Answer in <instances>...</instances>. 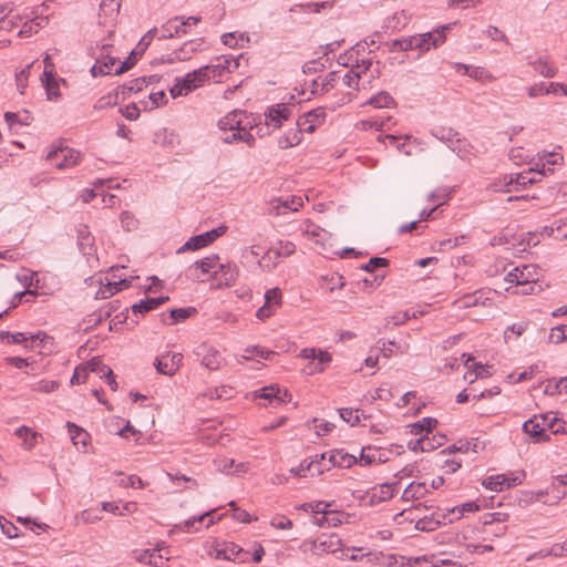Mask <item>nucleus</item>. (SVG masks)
<instances>
[{
	"label": "nucleus",
	"mask_w": 567,
	"mask_h": 567,
	"mask_svg": "<svg viewBox=\"0 0 567 567\" xmlns=\"http://www.w3.org/2000/svg\"><path fill=\"white\" fill-rule=\"evenodd\" d=\"M194 313H196V309L194 307L176 308L171 310V318L173 319V322H177L189 318Z\"/></svg>",
	"instance_id": "obj_49"
},
{
	"label": "nucleus",
	"mask_w": 567,
	"mask_h": 567,
	"mask_svg": "<svg viewBox=\"0 0 567 567\" xmlns=\"http://www.w3.org/2000/svg\"><path fill=\"white\" fill-rule=\"evenodd\" d=\"M480 506L475 502H467L456 505L451 509H446V515H442L444 524H452L454 520L461 519L465 513H475Z\"/></svg>",
	"instance_id": "obj_18"
},
{
	"label": "nucleus",
	"mask_w": 567,
	"mask_h": 567,
	"mask_svg": "<svg viewBox=\"0 0 567 567\" xmlns=\"http://www.w3.org/2000/svg\"><path fill=\"white\" fill-rule=\"evenodd\" d=\"M69 433L74 445L86 446L89 433L74 423H68Z\"/></svg>",
	"instance_id": "obj_36"
},
{
	"label": "nucleus",
	"mask_w": 567,
	"mask_h": 567,
	"mask_svg": "<svg viewBox=\"0 0 567 567\" xmlns=\"http://www.w3.org/2000/svg\"><path fill=\"white\" fill-rule=\"evenodd\" d=\"M168 550L162 547H157L153 550H143L136 559L141 563L152 565L154 567H165L168 561Z\"/></svg>",
	"instance_id": "obj_14"
},
{
	"label": "nucleus",
	"mask_w": 567,
	"mask_h": 567,
	"mask_svg": "<svg viewBox=\"0 0 567 567\" xmlns=\"http://www.w3.org/2000/svg\"><path fill=\"white\" fill-rule=\"evenodd\" d=\"M533 69L545 78H554L557 73V69L553 66L548 60L539 58L534 62H530Z\"/></svg>",
	"instance_id": "obj_34"
},
{
	"label": "nucleus",
	"mask_w": 567,
	"mask_h": 567,
	"mask_svg": "<svg viewBox=\"0 0 567 567\" xmlns=\"http://www.w3.org/2000/svg\"><path fill=\"white\" fill-rule=\"evenodd\" d=\"M281 261L279 252L274 248H269L264 251L260 259L258 260V267L264 272H269L275 269Z\"/></svg>",
	"instance_id": "obj_22"
},
{
	"label": "nucleus",
	"mask_w": 567,
	"mask_h": 567,
	"mask_svg": "<svg viewBox=\"0 0 567 567\" xmlns=\"http://www.w3.org/2000/svg\"><path fill=\"white\" fill-rule=\"evenodd\" d=\"M437 425V420L434 417H423L422 420L417 421L416 423H413L410 425L411 430L410 432L413 435H424L432 432V430Z\"/></svg>",
	"instance_id": "obj_31"
},
{
	"label": "nucleus",
	"mask_w": 567,
	"mask_h": 567,
	"mask_svg": "<svg viewBox=\"0 0 567 567\" xmlns=\"http://www.w3.org/2000/svg\"><path fill=\"white\" fill-rule=\"evenodd\" d=\"M429 492L430 488L425 482H412L403 491L402 499L404 502L421 499Z\"/></svg>",
	"instance_id": "obj_19"
},
{
	"label": "nucleus",
	"mask_w": 567,
	"mask_h": 567,
	"mask_svg": "<svg viewBox=\"0 0 567 567\" xmlns=\"http://www.w3.org/2000/svg\"><path fill=\"white\" fill-rule=\"evenodd\" d=\"M281 298H282V295H281V291L279 288H272V289H269L266 291L265 293V300H266V305H270L271 307L274 306H280L281 303Z\"/></svg>",
	"instance_id": "obj_59"
},
{
	"label": "nucleus",
	"mask_w": 567,
	"mask_h": 567,
	"mask_svg": "<svg viewBox=\"0 0 567 567\" xmlns=\"http://www.w3.org/2000/svg\"><path fill=\"white\" fill-rule=\"evenodd\" d=\"M279 252L280 258L289 257L296 251V245L291 241H279L278 247H274Z\"/></svg>",
	"instance_id": "obj_61"
},
{
	"label": "nucleus",
	"mask_w": 567,
	"mask_h": 567,
	"mask_svg": "<svg viewBox=\"0 0 567 567\" xmlns=\"http://www.w3.org/2000/svg\"><path fill=\"white\" fill-rule=\"evenodd\" d=\"M523 431L533 437L536 443L549 440L548 434L545 432V423H540L537 416L524 422Z\"/></svg>",
	"instance_id": "obj_17"
},
{
	"label": "nucleus",
	"mask_w": 567,
	"mask_h": 567,
	"mask_svg": "<svg viewBox=\"0 0 567 567\" xmlns=\"http://www.w3.org/2000/svg\"><path fill=\"white\" fill-rule=\"evenodd\" d=\"M518 484H520V480L518 477H509L504 474L489 476L483 482V485L486 488L495 492H502Z\"/></svg>",
	"instance_id": "obj_16"
},
{
	"label": "nucleus",
	"mask_w": 567,
	"mask_h": 567,
	"mask_svg": "<svg viewBox=\"0 0 567 567\" xmlns=\"http://www.w3.org/2000/svg\"><path fill=\"white\" fill-rule=\"evenodd\" d=\"M390 116H388L385 120L369 118L361 121L359 126L363 130L375 128L377 131H382L384 128H390Z\"/></svg>",
	"instance_id": "obj_38"
},
{
	"label": "nucleus",
	"mask_w": 567,
	"mask_h": 567,
	"mask_svg": "<svg viewBox=\"0 0 567 567\" xmlns=\"http://www.w3.org/2000/svg\"><path fill=\"white\" fill-rule=\"evenodd\" d=\"M342 542L336 534L321 535L315 540H303L299 550L305 555L321 556L323 554H336L341 550Z\"/></svg>",
	"instance_id": "obj_1"
},
{
	"label": "nucleus",
	"mask_w": 567,
	"mask_h": 567,
	"mask_svg": "<svg viewBox=\"0 0 567 567\" xmlns=\"http://www.w3.org/2000/svg\"><path fill=\"white\" fill-rule=\"evenodd\" d=\"M302 133L301 128L298 126V128H292L285 133L284 136H281L278 141V144L281 148H289L292 146L298 145L302 140Z\"/></svg>",
	"instance_id": "obj_33"
},
{
	"label": "nucleus",
	"mask_w": 567,
	"mask_h": 567,
	"mask_svg": "<svg viewBox=\"0 0 567 567\" xmlns=\"http://www.w3.org/2000/svg\"><path fill=\"white\" fill-rule=\"evenodd\" d=\"M326 453L322 454H316L315 456L310 457L309 460H317L316 465L311 470V475H320L324 471H328L330 466L326 463Z\"/></svg>",
	"instance_id": "obj_52"
},
{
	"label": "nucleus",
	"mask_w": 567,
	"mask_h": 567,
	"mask_svg": "<svg viewBox=\"0 0 567 567\" xmlns=\"http://www.w3.org/2000/svg\"><path fill=\"white\" fill-rule=\"evenodd\" d=\"M442 515L446 513L435 512L431 516H424L416 522V528L420 530L432 532L439 528L441 525H445Z\"/></svg>",
	"instance_id": "obj_25"
},
{
	"label": "nucleus",
	"mask_w": 567,
	"mask_h": 567,
	"mask_svg": "<svg viewBox=\"0 0 567 567\" xmlns=\"http://www.w3.org/2000/svg\"><path fill=\"white\" fill-rule=\"evenodd\" d=\"M47 159L58 169H64L78 165L81 159V153L73 148L59 146L48 153Z\"/></svg>",
	"instance_id": "obj_4"
},
{
	"label": "nucleus",
	"mask_w": 567,
	"mask_h": 567,
	"mask_svg": "<svg viewBox=\"0 0 567 567\" xmlns=\"http://www.w3.org/2000/svg\"><path fill=\"white\" fill-rule=\"evenodd\" d=\"M279 393V386L277 384L264 386L260 390V394L258 398L265 399L269 402V404H276L277 394Z\"/></svg>",
	"instance_id": "obj_47"
},
{
	"label": "nucleus",
	"mask_w": 567,
	"mask_h": 567,
	"mask_svg": "<svg viewBox=\"0 0 567 567\" xmlns=\"http://www.w3.org/2000/svg\"><path fill=\"white\" fill-rule=\"evenodd\" d=\"M447 29V25H443L434 32L415 34L416 48L422 52L429 51L432 47L437 48L445 41V31Z\"/></svg>",
	"instance_id": "obj_10"
},
{
	"label": "nucleus",
	"mask_w": 567,
	"mask_h": 567,
	"mask_svg": "<svg viewBox=\"0 0 567 567\" xmlns=\"http://www.w3.org/2000/svg\"><path fill=\"white\" fill-rule=\"evenodd\" d=\"M210 244H212V241L209 239V235L207 233H204V234L190 237L184 244V246H182L178 249V252L184 251V250H197V249L204 248Z\"/></svg>",
	"instance_id": "obj_32"
},
{
	"label": "nucleus",
	"mask_w": 567,
	"mask_h": 567,
	"mask_svg": "<svg viewBox=\"0 0 567 567\" xmlns=\"http://www.w3.org/2000/svg\"><path fill=\"white\" fill-rule=\"evenodd\" d=\"M218 268L225 275L226 285L229 286L236 281V279L238 277V270H237L236 266H233L230 264H227V265L218 264Z\"/></svg>",
	"instance_id": "obj_55"
},
{
	"label": "nucleus",
	"mask_w": 567,
	"mask_h": 567,
	"mask_svg": "<svg viewBox=\"0 0 567 567\" xmlns=\"http://www.w3.org/2000/svg\"><path fill=\"white\" fill-rule=\"evenodd\" d=\"M182 353H166L156 358L155 368L158 373L172 377L182 365Z\"/></svg>",
	"instance_id": "obj_11"
},
{
	"label": "nucleus",
	"mask_w": 567,
	"mask_h": 567,
	"mask_svg": "<svg viewBox=\"0 0 567 567\" xmlns=\"http://www.w3.org/2000/svg\"><path fill=\"white\" fill-rule=\"evenodd\" d=\"M196 354L202 357V364L210 371H217L225 363V358L220 352L206 344H202L197 348Z\"/></svg>",
	"instance_id": "obj_9"
},
{
	"label": "nucleus",
	"mask_w": 567,
	"mask_h": 567,
	"mask_svg": "<svg viewBox=\"0 0 567 567\" xmlns=\"http://www.w3.org/2000/svg\"><path fill=\"white\" fill-rule=\"evenodd\" d=\"M219 257L218 255H210L200 260L195 261L189 266V274L194 280L204 281V276L213 272L217 274L215 270L218 267Z\"/></svg>",
	"instance_id": "obj_8"
},
{
	"label": "nucleus",
	"mask_w": 567,
	"mask_h": 567,
	"mask_svg": "<svg viewBox=\"0 0 567 567\" xmlns=\"http://www.w3.org/2000/svg\"><path fill=\"white\" fill-rule=\"evenodd\" d=\"M41 81H42V83H43V85L45 87L48 97L50 100L53 99V97H59L60 96L59 84H58V82L55 80V75H52V80H49L48 78L42 76Z\"/></svg>",
	"instance_id": "obj_46"
},
{
	"label": "nucleus",
	"mask_w": 567,
	"mask_h": 567,
	"mask_svg": "<svg viewBox=\"0 0 567 567\" xmlns=\"http://www.w3.org/2000/svg\"><path fill=\"white\" fill-rule=\"evenodd\" d=\"M368 103L377 109L390 107L395 104L394 99L384 91L372 96Z\"/></svg>",
	"instance_id": "obj_37"
},
{
	"label": "nucleus",
	"mask_w": 567,
	"mask_h": 567,
	"mask_svg": "<svg viewBox=\"0 0 567 567\" xmlns=\"http://www.w3.org/2000/svg\"><path fill=\"white\" fill-rule=\"evenodd\" d=\"M230 62L227 59H224L223 63L205 65L207 69V74L210 78L221 76L225 70H229Z\"/></svg>",
	"instance_id": "obj_56"
},
{
	"label": "nucleus",
	"mask_w": 567,
	"mask_h": 567,
	"mask_svg": "<svg viewBox=\"0 0 567 567\" xmlns=\"http://www.w3.org/2000/svg\"><path fill=\"white\" fill-rule=\"evenodd\" d=\"M488 374H489V372L486 369V367H484L481 363H475L474 364V373L471 371H467L464 374V379L468 380L470 383H473L477 378H484V377H487Z\"/></svg>",
	"instance_id": "obj_53"
},
{
	"label": "nucleus",
	"mask_w": 567,
	"mask_h": 567,
	"mask_svg": "<svg viewBox=\"0 0 567 567\" xmlns=\"http://www.w3.org/2000/svg\"><path fill=\"white\" fill-rule=\"evenodd\" d=\"M208 68H199L193 72L187 73L183 79H178L176 83L171 87L172 96L178 97L187 95L193 90L203 85L210 76L207 74Z\"/></svg>",
	"instance_id": "obj_3"
},
{
	"label": "nucleus",
	"mask_w": 567,
	"mask_h": 567,
	"mask_svg": "<svg viewBox=\"0 0 567 567\" xmlns=\"http://www.w3.org/2000/svg\"><path fill=\"white\" fill-rule=\"evenodd\" d=\"M244 553L238 545L230 543L224 547V559L236 561L237 557Z\"/></svg>",
	"instance_id": "obj_58"
},
{
	"label": "nucleus",
	"mask_w": 567,
	"mask_h": 567,
	"mask_svg": "<svg viewBox=\"0 0 567 567\" xmlns=\"http://www.w3.org/2000/svg\"><path fill=\"white\" fill-rule=\"evenodd\" d=\"M16 435L23 441V446L28 450L37 444L38 433L28 426L22 425L17 429Z\"/></svg>",
	"instance_id": "obj_35"
},
{
	"label": "nucleus",
	"mask_w": 567,
	"mask_h": 567,
	"mask_svg": "<svg viewBox=\"0 0 567 567\" xmlns=\"http://www.w3.org/2000/svg\"><path fill=\"white\" fill-rule=\"evenodd\" d=\"M488 292L484 290H476L473 293L464 295L462 298L457 299L454 305L457 309H466L477 306L489 307L492 305L491 298L486 296Z\"/></svg>",
	"instance_id": "obj_13"
},
{
	"label": "nucleus",
	"mask_w": 567,
	"mask_h": 567,
	"mask_svg": "<svg viewBox=\"0 0 567 567\" xmlns=\"http://www.w3.org/2000/svg\"><path fill=\"white\" fill-rule=\"evenodd\" d=\"M113 311L114 307L112 306V303H107L105 307L87 315L84 318V322L87 323L84 330L87 331L89 329L102 323L104 320L111 317Z\"/></svg>",
	"instance_id": "obj_20"
},
{
	"label": "nucleus",
	"mask_w": 567,
	"mask_h": 567,
	"mask_svg": "<svg viewBox=\"0 0 567 567\" xmlns=\"http://www.w3.org/2000/svg\"><path fill=\"white\" fill-rule=\"evenodd\" d=\"M337 79H338V72H336V71L329 72L324 78L321 79L320 89L312 90V93L313 94H324L326 92H328L330 89H332L334 86Z\"/></svg>",
	"instance_id": "obj_39"
},
{
	"label": "nucleus",
	"mask_w": 567,
	"mask_h": 567,
	"mask_svg": "<svg viewBox=\"0 0 567 567\" xmlns=\"http://www.w3.org/2000/svg\"><path fill=\"white\" fill-rule=\"evenodd\" d=\"M398 483H384L377 485L371 491V502H386L394 495Z\"/></svg>",
	"instance_id": "obj_21"
},
{
	"label": "nucleus",
	"mask_w": 567,
	"mask_h": 567,
	"mask_svg": "<svg viewBox=\"0 0 567 567\" xmlns=\"http://www.w3.org/2000/svg\"><path fill=\"white\" fill-rule=\"evenodd\" d=\"M465 75L477 80V81H493L494 76L482 66H472L471 69H465Z\"/></svg>",
	"instance_id": "obj_40"
},
{
	"label": "nucleus",
	"mask_w": 567,
	"mask_h": 567,
	"mask_svg": "<svg viewBox=\"0 0 567 567\" xmlns=\"http://www.w3.org/2000/svg\"><path fill=\"white\" fill-rule=\"evenodd\" d=\"M548 340L550 343L558 344L567 340V324L554 327L550 330Z\"/></svg>",
	"instance_id": "obj_41"
},
{
	"label": "nucleus",
	"mask_w": 567,
	"mask_h": 567,
	"mask_svg": "<svg viewBox=\"0 0 567 567\" xmlns=\"http://www.w3.org/2000/svg\"><path fill=\"white\" fill-rule=\"evenodd\" d=\"M329 503L323 502L319 514L312 516V523L320 528L337 527L342 524L346 514L339 511L328 509Z\"/></svg>",
	"instance_id": "obj_7"
},
{
	"label": "nucleus",
	"mask_w": 567,
	"mask_h": 567,
	"mask_svg": "<svg viewBox=\"0 0 567 567\" xmlns=\"http://www.w3.org/2000/svg\"><path fill=\"white\" fill-rule=\"evenodd\" d=\"M138 56L137 51H132L120 66L115 69V74L118 75L132 69L136 64Z\"/></svg>",
	"instance_id": "obj_54"
},
{
	"label": "nucleus",
	"mask_w": 567,
	"mask_h": 567,
	"mask_svg": "<svg viewBox=\"0 0 567 567\" xmlns=\"http://www.w3.org/2000/svg\"><path fill=\"white\" fill-rule=\"evenodd\" d=\"M328 463L331 466H338L342 468H349L357 463L355 456L343 452L342 450H336L330 453Z\"/></svg>",
	"instance_id": "obj_24"
},
{
	"label": "nucleus",
	"mask_w": 567,
	"mask_h": 567,
	"mask_svg": "<svg viewBox=\"0 0 567 567\" xmlns=\"http://www.w3.org/2000/svg\"><path fill=\"white\" fill-rule=\"evenodd\" d=\"M33 64H34V62H31L16 75L17 86L21 94L24 93V90L28 86L30 70L33 66Z\"/></svg>",
	"instance_id": "obj_42"
},
{
	"label": "nucleus",
	"mask_w": 567,
	"mask_h": 567,
	"mask_svg": "<svg viewBox=\"0 0 567 567\" xmlns=\"http://www.w3.org/2000/svg\"><path fill=\"white\" fill-rule=\"evenodd\" d=\"M390 264V260L386 259V258H383V257H373L371 258L367 264L360 266V269L364 270V271H369V272H372L374 271L377 268H380V267H388Z\"/></svg>",
	"instance_id": "obj_48"
},
{
	"label": "nucleus",
	"mask_w": 567,
	"mask_h": 567,
	"mask_svg": "<svg viewBox=\"0 0 567 567\" xmlns=\"http://www.w3.org/2000/svg\"><path fill=\"white\" fill-rule=\"evenodd\" d=\"M270 525L276 529H291L293 523L285 515H276L271 518Z\"/></svg>",
	"instance_id": "obj_57"
},
{
	"label": "nucleus",
	"mask_w": 567,
	"mask_h": 567,
	"mask_svg": "<svg viewBox=\"0 0 567 567\" xmlns=\"http://www.w3.org/2000/svg\"><path fill=\"white\" fill-rule=\"evenodd\" d=\"M505 280L509 284L518 286L530 285L528 290H524L523 293L534 292L536 286V270L533 265H524L522 268L516 267L511 270L506 276Z\"/></svg>",
	"instance_id": "obj_6"
},
{
	"label": "nucleus",
	"mask_w": 567,
	"mask_h": 567,
	"mask_svg": "<svg viewBox=\"0 0 567 567\" xmlns=\"http://www.w3.org/2000/svg\"><path fill=\"white\" fill-rule=\"evenodd\" d=\"M326 118V112L323 107H317L299 117L297 125L301 131L312 133Z\"/></svg>",
	"instance_id": "obj_12"
},
{
	"label": "nucleus",
	"mask_w": 567,
	"mask_h": 567,
	"mask_svg": "<svg viewBox=\"0 0 567 567\" xmlns=\"http://www.w3.org/2000/svg\"><path fill=\"white\" fill-rule=\"evenodd\" d=\"M454 152H456V154L462 157V158H465L467 157L470 154H472L471 150H472V146L470 144H467L466 142L464 141H461V140H457L455 143H453V146L451 147Z\"/></svg>",
	"instance_id": "obj_62"
},
{
	"label": "nucleus",
	"mask_w": 567,
	"mask_h": 567,
	"mask_svg": "<svg viewBox=\"0 0 567 567\" xmlns=\"http://www.w3.org/2000/svg\"><path fill=\"white\" fill-rule=\"evenodd\" d=\"M544 173L542 171L528 169L516 174L515 176H504L501 182L502 185L497 186V190L504 193L519 192L527 185L536 184L542 181Z\"/></svg>",
	"instance_id": "obj_2"
},
{
	"label": "nucleus",
	"mask_w": 567,
	"mask_h": 567,
	"mask_svg": "<svg viewBox=\"0 0 567 567\" xmlns=\"http://www.w3.org/2000/svg\"><path fill=\"white\" fill-rule=\"evenodd\" d=\"M187 31L185 29V22L183 21V17H174L166 21L161 27V35L159 40L163 39H172L175 37H182L186 34Z\"/></svg>",
	"instance_id": "obj_15"
},
{
	"label": "nucleus",
	"mask_w": 567,
	"mask_h": 567,
	"mask_svg": "<svg viewBox=\"0 0 567 567\" xmlns=\"http://www.w3.org/2000/svg\"><path fill=\"white\" fill-rule=\"evenodd\" d=\"M388 460L385 453L379 449L371 446L363 447L360 455V462L364 465H372L377 463H384Z\"/></svg>",
	"instance_id": "obj_26"
},
{
	"label": "nucleus",
	"mask_w": 567,
	"mask_h": 567,
	"mask_svg": "<svg viewBox=\"0 0 567 567\" xmlns=\"http://www.w3.org/2000/svg\"><path fill=\"white\" fill-rule=\"evenodd\" d=\"M317 460H303L297 467H292L290 473L296 476L306 477L307 472H311L312 467L316 465Z\"/></svg>",
	"instance_id": "obj_50"
},
{
	"label": "nucleus",
	"mask_w": 567,
	"mask_h": 567,
	"mask_svg": "<svg viewBox=\"0 0 567 567\" xmlns=\"http://www.w3.org/2000/svg\"><path fill=\"white\" fill-rule=\"evenodd\" d=\"M213 513H215V511H210V512H207V513H204L197 517H192L187 520H185L181 526L179 528L183 530V532H189L192 528H194V530H198L197 527H195L196 524H202L207 517H209Z\"/></svg>",
	"instance_id": "obj_43"
},
{
	"label": "nucleus",
	"mask_w": 567,
	"mask_h": 567,
	"mask_svg": "<svg viewBox=\"0 0 567 567\" xmlns=\"http://www.w3.org/2000/svg\"><path fill=\"white\" fill-rule=\"evenodd\" d=\"M358 410H352L349 408H343L339 410L340 417L349 423L351 426H354L360 423V415Z\"/></svg>",
	"instance_id": "obj_45"
},
{
	"label": "nucleus",
	"mask_w": 567,
	"mask_h": 567,
	"mask_svg": "<svg viewBox=\"0 0 567 567\" xmlns=\"http://www.w3.org/2000/svg\"><path fill=\"white\" fill-rule=\"evenodd\" d=\"M169 298L167 296L165 297H157V298H147L145 300H141L138 303H135L132 306V310L134 313H147L151 310L156 309L161 305L165 303Z\"/></svg>",
	"instance_id": "obj_27"
},
{
	"label": "nucleus",
	"mask_w": 567,
	"mask_h": 567,
	"mask_svg": "<svg viewBox=\"0 0 567 567\" xmlns=\"http://www.w3.org/2000/svg\"><path fill=\"white\" fill-rule=\"evenodd\" d=\"M360 78H361V75L359 72H354L353 70H350L349 72H347L343 75L342 81L346 86L358 89Z\"/></svg>",
	"instance_id": "obj_63"
},
{
	"label": "nucleus",
	"mask_w": 567,
	"mask_h": 567,
	"mask_svg": "<svg viewBox=\"0 0 567 567\" xmlns=\"http://www.w3.org/2000/svg\"><path fill=\"white\" fill-rule=\"evenodd\" d=\"M120 219H121L122 227L126 231L135 230L138 227V220L130 212H123L120 216Z\"/></svg>",
	"instance_id": "obj_51"
},
{
	"label": "nucleus",
	"mask_w": 567,
	"mask_h": 567,
	"mask_svg": "<svg viewBox=\"0 0 567 567\" xmlns=\"http://www.w3.org/2000/svg\"><path fill=\"white\" fill-rule=\"evenodd\" d=\"M290 116V110L285 104H277L268 109L266 117L274 123L276 128L280 127L282 122Z\"/></svg>",
	"instance_id": "obj_23"
},
{
	"label": "nucleus",
	"mask_w": 567,
	"mask_h": 567,
	"mask_svg": "<svg viewBox=\"0 0 567 567\" xmlns=\"http://www.w3.org/2000/svg\"><path fill=\"white\" fill-rule=\"evenodd\" d=\"M218 126L223 131H241L252 128L254 118L245 111L235 110L218 121Z\"/></svg>",
	"instance_id": "obj_5"
},
{
	"label": "nucleus",
	"mask_w": 567,
	"mask_h": 567,
	"mask_svg": "<svg viewBox=\"0 0 567 567\" xmlns=\"http://www.w3.org/2000/svg\"><path fill=\"white\" fill-rule=\"evenodd\" d=\"M59 388V383L53 380H41L38 382L33 390L42 393H51L55 391Z\"/></svg>",
	"instance_id": "obj_60"
},
{
	"label": "nucleus",
	"mask_w": 567,
	"mask_h": 567,
	"mask_svg": "<svg viewBox=\"0 0 567 567\" xmlns=\"http://www.w3.org/2000/svg\"><path fill=\"white\" fill-rule=\"evenodd\" d=\"M197 50L196 45L194 42H186L184 43V45L178 49L177 51L174 52L175 54V58L176 60L178 61H185V60H188L190 58V55L193 53H195Z\"/></svg>",
	"instance_id": "obj_44"
},
{
	"label": "nucleus",
	"mask_w": 567,
	"mask_h": 567,
	"mask_svg": "<svg viewBox=\"0 0 567 567\" xmlns=\"http://www.w3.org/2000/svg\"><path fill=\"white\" fill-rule=\"evenodd\" d=\"M276 205L274 209H276L277 215L286 214L287 212H297L302 206L301 197L292 196L290 199L286 200H276Z\"/></svg>",
	"instance_id": "obj_30"
},
{
	"label": "nucleus",
	"mask_w": 567,
	"mask_h": 567,
	"mask_svg": "<svg viewBox=\"0 0 567 567\" xmlns=\"http://www.w3.org/2000/svg\"><path fill=\"white\" fill-rule=\"evenodd\" d=\"M147 86L146 78H137L128 83H125L117 87V91L121 95L122 100L128 97L132 93L141 92L144 87Z\"/></svg>",
	"instance_id": "obj_28"
},
{
	"label": "nucleus",
	"mask_w": 567,
	"mask_h": 567,
	"mask_svg": "<svg viewBox=\"0 0 567 567\" xmlns=\"http://www.w3.org/2000/svg\"><path fill=\"white\" fill-rule=\"evenodd\" d=\"M111 49L110 44H104L101 49V54L97 59H101V66H99V74L106 75L110 74L113 66L116 64V58L110 56L109 51Z\"/></svg>",
	"instance_id": "obj_29"
},
{
	"label": "nucleus",
	"mask_w": 567,
	"mask_h": 567,
	"mask_svg": "<svg viewBox=\"0 0 567 567\" xmlns=\"http://www.w3.org/2000/svg\"><path fill=\"white\" fill-rule=\"evenodd\" d=\"M89 374H87V369L85 367H76L74 372H73V375L71 378V383L72 384H81V383H84L87 379Z\"/></svg>",
	"instance_id": "obj_64"
}]
</instances>
